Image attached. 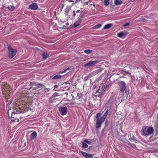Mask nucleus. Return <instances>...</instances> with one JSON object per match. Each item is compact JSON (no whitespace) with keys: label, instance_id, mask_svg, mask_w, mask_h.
Here are the masks:
<instances>
[{"label":"nucleus","instance_id":"nucleus-27","mask_svg":"<svg viewBox=\"0 0 158 158\" xmlns=\"http://www.w3.org/2000/svg\"><path fill=\"white\" fill-rule=\"evenodd\" d=\"M139 20L140 21L143 22H147L148 20L145 19L143 17H142L141 18L139 19Z\"/></svg>","mask_w":158,"mask_h":158},{"label":"nucleus","instance_id":"nucleus-2","mask_svg":"<svg viewBox=\"0 0 158 158\" xmlns=\"http://www.w3.org/2000/svg\"><path fill=\"white\" fill-rule=\"evenodd\" d=\"M153 132L154 129L153 127H148L145 126L142 127L140 131L141 135L146 136L153 135Z\"/></svg>","mask_w":158,"mask_h":158},{"label":"nucleus","instance_id":"nucleus-20","mask_svg":"<svg viewBox=\"0 0 158 158\" xmlns=\"http://www.w3.org/2000/svg\"><path fill=\"white\" fill-rule=\"evenodd\" d=\"M5 7L7 8H8V9L9 10H10L11 11L13 10L15 8L14 6H5Z\"/></svg>","mask_w":158,"mask_h":158},{"label":"nucleus","instance_id":"nucleus-34","mask_svg":"<svg viewBox=\"0 0 158 158\" xmlns=\"http://www.w3.org/2000/svg\"><path fill=\"white\" fill-rule=\"evenodd\" d=\"M65 72H66V70H65V69H64V70H63L60 71L58 73L61 74V73H65Z\"/></svg>","mask_w":158,"mask_h":158},{"label":"nucleus","instance_id":"nucleus-38","mask_svg":"<svg viewBox=\"0 0 158 158\" xmlns=\"http://www.w3.org/2000/svg\"><path fill=\"white\" fill-rule=\"evenodd\" d=\"M83 15L82 14V13H81L80 15V19H82V18L83 17Z\"/></svg>","mask_w":158,"mask_h":158},{"label":"nucleus","instance_id":"nucleus-8","mask_svg":"<svg viewBox=\"0 0 158 158\" xmlns=\"http://www.w3.org/2000/svg\"><path fill=\"white\" fill-rule=\"evenodd\" d=\"M59 110L60 114L62 115H65L67 112L68 109L66 107L60 106L59 108Z\"/></svg>","mask_w":158,"mask_h":158},{"label":"nucleus","instance_id":"nucleus-54","mask_svg":"<svg viewBox=\"0 0 158 158\" xmlns=\"http://www.w3.org/2000/svg\"><path fill=\"white\" fill-rule=\"evenodd\" d=\"M63 5H64V4H62V8H63V6H64Z\"/></svg>","mask_w":158,"mask_h":158},{"label":"nucleus","instance_id":"nucleus-51","mask_svg":"<svg viewBox=\"0 0 158 158\" xmlns=\"http://www.w3.org/2000/svg\"><path fill=\"white\" fill-rule=\"evenodd\" d=\"M124 77H119V78H124Z\"/></svg>","mask_w":158,"mask_h":158},{"label":"nucleus","instance_id":"nucleus-36","mask_svg":"<svg viewBox=\"0 0 158 158\" xmlns=\"http://www.w3.org/2000/svg\"><path fill=\"white\" fill-rule=\"evenodd\" d=\"M130 23H126L123 25V26H124V27L130 25Z\"/></svg>","mask_w":158,"mask_h":158},{"label":"nucleus","instance_id":"nucleus-59","mask_svg":"<svg viewBox=\"0 0 158 158\" xmlns=\"http://www.w3.org/2000/svg\"><path fill=\"white\" fill-rule=\"evenodd\" d=\"M121 131L123 132V131H122V130H121Z\"/></svg>","mask_w":158,"mask_h":158},{"label":"nucleus","instance_id":"nucleus-56","mask_svg":"<svg viewBox=\"0 0 158 158\" xmlns=\"http://www.w3.org/2000/svg\"><path fill=\"white\" fill-rule=\"evenodd\" d=\"M31 88H32L31 87H30V88H29V89H30Z\"/></svg>","mask_w":158,"mask_h":158},{"label":"nucleus","instance_id":"nucleus-57","mask_svg":"<svg viewBox=\"0 0 158 158\" xmlns=\"http://www.w3.org/2000/svg\"><path fill=\"white\" fill-rule=\"evenodd\" d=\"M1 12H0V15H1Z\"/></svg>","mask_w":158,"mask_h":158},{"label":"nucleus","instance_id":"nucleus-1","mask_svg":"<svg viewBox=\"0 0 158 158\" xmlns=\"http://www.w3.org/2000/svg\"><path fill=\"white\" fill-rule=\"evenodd\" d=\"M118 84L119 87L120 91L122 94V96L121 98L123 99H127L128 96V94L126 89V84L124 81H121L118 82Z\"/></svg>","mask_w":158,"mask_h":158},{"label":"nucleus","instance_id":"nucleus-29","mask_svg":"<svg viewBox=\"0 0 158 158\" xmlns=\"http://www.w3.org/2000/svg\"><path fill=\"white\" fill-rule=\"evenodd\" d=\"M82 147L83 148H87L88 147V145L84 142H83L82 143Z\"/></svg>","mask_w":158,"mask_h":158},{"label":"nucleus","instance_id":"nucleus-3","mask_svg":"<svg viewBox=\"0 0 158 158\" xmlns=\"http://www.w3.org/2000/svg\"><path fill=\"white\" fill-rule=\"evenodd\" d=\"M108 109H107L102 117L97 119L96 121V128H99L100 127L101 124L104 122L105 119L107 115L108 114Z\"/></svg>","mask_w":158,"mask_h":158},{"label":"nucleus","instance_id":"nucleus-60","mask_svg":"<svg viewBox=\"0 0 158 158\" xmlns=\"http://www.w3.org/2000/svg\"><path fill=\"white\" fill-rule=\"evenodd\" d=\"M77 95H78V93H77Z\"/></svg>","mask_w":158,"mask_h":158},{"label":"nucleus","instance_id":"nucleus-46","mask_svg":"<svg viewBox=\"0 0 158 158\" xmlns=\"http://www.w3.org/2000/svg\"><path fill=\"white\" fill-rule=\"evenodd\" d=\"M56 99H57L55 98H53V99L52 100H50L52 101V100H56Z\"/></svg>","mask_w":158,"mask_h":158},{"label":"nucleus","instance_id":"nucleus-23","mask_svg":"<svg viewBox=\"0 0 158 158\" xmlns=\"http://www.w3.org/2000/svg\"><path fill=\"white\" fill-rule=\"evenodd\" d=\"M35 85L39 88H40L43 87L44 88L45 87V86L44 85L40 83L36 84Z\"/></svg>","mask_w":158,"mask_h":158},{"label":"nucleus","instance_id":"nucleus-19","mask_svg":"<svg viewBox=\"0 0 158 158\" xmlns=\"http://www.w3.org/2000/svg\"><path fill=\"white\" fill-rule=\"evenodd\" d=\"M114 4L116 5H121L123 3V2L121 0H114Z\"/></svg>","mask_w":158,"mask_h":158},{"label":"nucleus","instance_id":"nucleus-39","mask_svg":"<svg viewBox=\"0 0 158 158\" xmlns=\"http://www.w3.org/2000/svg\"><path fill=\"white\" fill-rule=\"evenodd\" d=\"M75 13H76V12H75V11H73V16H75V15H76Z\"/></svg>","mask_w":158,"mask_h":158},{"label":"nucleus","instance_id":"nucleus-14","mask_svg":"<svg viewBox=\"0 0 158 158\" xmlns=\"http://www.w3.org/2000/svg\"><path fill=\"white\" fill-rule=\"evenodd\" d=\"M37 136V133L36 131H34L31 133V140L34 139Z\"/></svg>","mask_w":158,"mask_h":158},{"label":"nucleus","instance_id":"nucleus-33","mask_svg":"<svg viewBox=\"0 0 158 158\" xmlns=\"http://www.w3.org/2000/svg\"><path fill=\"white\" fill-rule=\"evenodd\" d=\"M36 84L34 83V82H31L30 84V86H34V85H35Z\"/></svg>","mask_w":158,"mask_h":158},{"label":"nucleus","instance_id":"nucleus-52","mask_svg":"<svg viewBox=\"0 0 158 158\" xmlns=\"http://www.w3.org/2000/svg\"><path fill=\"white\" fill-rule=\"evenodd\" d=\"M47 89L48 91H49V89L48 88L47 89Z\"/></svg>","mask_w":158,"mask_h":158},{"label":"nucleus","instance_id":"nucleus-6","mask_svg":"<svg viewBox=\"0 0 158 158\" xmlns=\"http://www.w3.org/2000/svg\"><path fill=\"white\" fill-rule=\"evenodd\" d=\"M99 62V60H98L90 61L88 63L85 64L84 65V66L86 68H89L94 66L95 64L98 63Z\"/></svg>","mask_w":158,"mask_h":158},{"label":"nucleus","instance_id":"nucleus-5","mask_svg":"<svg viewBox=\"0 0 158 158\" xmlns=\"http://www.w3.org/2000/svg\"><path fill=\"white\" fill-rule=\"evenodd\" d=\"M18 113L17 110L13 112L11 114V121L12 122L17 121L18 122L19 121V119L18 118Z\"/></svg>","mask_w":158,"mask_h":158},{"label":"nucleus","instance_id":"nucleus-4","mask_svg":"<svg viewBox=\"0 0 158 158\" xmlns=\"http://www.w3.org/2000/svg\"><path fill=\"white\" fill-rule=\"evenodd\" d=\"M8 49L9 57L11 59L15 55L17 52V51L16 50L12 48L10 45H8Z\"/></svg>","mask_w":158,"mask_h":158},{"label":"nucleus","instance_id":"nucleus-26","mask_svg":"<svg viewBox=\"0 0 158 158\" xmlns=\"http://www.w3.org/2000/svg\"><path fill=\"white\" fill-rule=\"evenodd\" d=\"M113 100L114 99L113 97H110L108 101V103H110V104H111L113 102Z\"/></svg>","mask_w":158,"mask_h":158},{"label":"nucleus","instance_id":"nucleus-37","mask_svg":"<svg viewBox=\"0 0 158 158\" xmlns=\"http://www.w3.org/2000/svg\"><path fill=\"white\" fill-rule=\"evenodd\" d=\"M109 122L107 121L106 120L105 122V125L106 126H107L109 124Z\"/></svg>","mask_w":158,"mask_h":158},{"label":"nucleus","instance_id":"nucleus-7","mask_svg":"<svg viewBox=\"0 0 158 158\" xmlns=\"http://www.w3.org/2000/svg\"><path fill=\"white\" fill-rule=\"evenodd\" d=\"M103 69L102 68H100L98 69V70H96L95 71H94L92 73H90L89 75L88 76L86 77L84 79L85 80H87L90 77H92L93 76H94L97 74L99 73V72H101L102 71Z\"/></svg>","mask_w":158,"mask_h":158},{"label":"nucleus","instance_id":"nucleus-41","mask_svg":"<svg viewBox=\"0 0 158 158\" xmlns=\"http://www.w3.org/2000/svg\"><path fill=\"white\" fill-rule=\"evenodd\" d=\"M54 87H55V88H58V86L57 85H55L54 86Z\"/></svg>","mask_w":158,"mask_h":158},{"label":"nucleus","instance_id":"nucleus-43","mask_svg":"<svg viewBox=\"0 0 158 158\" xmlns=\"http://www.w3.org/2000/svg\"><path fill=\"white\" fill-rule=\"evenodd\" d=\"M88 141L87 140V139H85L84 141V143H87V142Z\"/></svg>","mask_w":158,"mask_h":158},{"label":"nucleus","instance_id":"nucleus-42","mask_svg":"<svg viewBox=\"0 0 158 158\" xmlns=\"http://www.w3.org/2000/svg\"><path fill=\"white\" fill-rule=\"evenodd\" d=\"M96 85H94L93 86V89H95V88H96Z\"/></svg>","mask_w":158,"mask_h":158},{"label":"nucleus","instance_id":"nucleus-15","mask_svg":"<svg viewBox=\"0 0 158 158\" xmlns=\"http://www.w3.org/2000/svg\"><path fill=\"white\" fill-rule=\"evenodd\" d=\"M126 138L125 139H127L131 140L132 139V138L131 137V135L130 133H128L125 134Z\"/></svg>","mask_w":158,"mask_h":158},{"label":"nucleus","instance_id":"nucleus-45","mask_svg":"<svg viewBox=\"0 0 158 158\" xmlns=\"http://www.w3.org/2000/svg\"><path fill=\"white\" fill-rule=\"evenodd\" d=\"M104 85H105V86L106 87V88L108 87L109 86V85H106L105 84H104Z\"/></svg>","mask_w":158,"mask_h":158},{"label":"nucleus","instance_id":"nucleus-50","mask_svg":"<svg viewBox=\"0 0 158 158\" xmlns=\"http://www.w3.org/2000/svg\"><path fill=\"white\" fill-rule=\"evenodd\" d=\"M80 11V10H77V13H78V12H79Z\"/></svg>","mask_w":158,"mask_h":158},{"label":"nucleus","instance_id":"nucleus-49","mask_svg":"<svg viewBox=\"0 0 158 158\" xmlns=\"http://www.w3.org/2000/svg\"><path fill=\"white\" fill-rule=\"evenodd\" d=\"M92 146H89V149H90L92 148Z\"/></svg>","mask_w":158,"mask_h":158},{"label":"nucleus","instance_id":"nucleus-53","mask_svg":"<svg viewBox=\"0 0 158 158\" xmlns=\"http://www.w3.org/2000/svg\"><path fill=\"white\" fill-rule=\"evenodd\" d=\"M66 25H69V23H66Z\"/></svg>","mask_w":158,"mask_h":158},{"label":"nucleus","instance_id":"nucleus-44","mask_svg":"<svg viewBox=\"0 0 158 158\" xmlns=\"http://www.w3.org/2000/svg\"><path fill=\"white\" fill-rule=\"evenodd\" d=\"M125 73H126L127 74H130L127 71H123Z\"/></svg>","mask_w":158,"mask_h":158},{"label":"nucleus","instance_id":"nucleus-48","mask_svg":"<svg viewBox=\"0 0 158 158\" xmlns=\"http://www.w3.org/2000/svg\"><path fill=\"white\" fill-rule=\"evenodd\" d=\"M102 75H101V76L99 77V79L100 80H101V78L102 77Z\"/></svg>","mask_w":158,"mask_h":158},{"label":"nucleus","instance_id":"nucleus-21","mask_svg":"<svg viewBox=\"0 0 158 158\" xmlns=\"http://www.w3.org/2000/svg\"><path fill=\"white\" fill-rule=\"evenodd\" d=\"M93 52V50L90 49H86L84 51V52L87 54H89Z\"/></svg>","mask_w":158,"mask_h":158},{"label":"nucleus","instance_id":"nucleus-32","mask_svg":"<svg viewBox=\"0 0 158 158\" xmlns=\"http://www.w3.org/2000/svg\"><path fill=\"white\" fill-rule=\"evenodd\" d=\"M71 70H73V68H72V67H68L66 69H65L66 72H67L68 71H70Z\"/></svg>","mask_w":158,"mask_h":158},{"label":"nucleus","instance_id":"nucleus-35","mask_svg":"<svg viewBox=\"0 0 158 158\" xmlns=\"http://www.w3.org/2000/svg\"><path fill=\"white\" fill-rule=\"evenodd\" d=\"M98 94H97L96 95V96H98V97H99V98H101V96L102 95H103V94H102L101 93H98Z\"/></svg>","mask_w":158,"mask_h":158},{"label":"nucleus","instance_id":"nucleus-13","mask_svg":"<svg viewBox=\"0 0 158 158\" xmlns=\"http://www.w3.org/2000/svg\"><path fill=\"white\" fill-rule=\"evenodd\" d=\"M82 20V19H79L74 24V28H75L80 25Z\"/></svg>","mask_w":158,"mask_h":158},{"label":"nucleus","instance_id":"nucleus-40","mask_svg":"<svg viewBox=\"0 0 158 158\" xmlns=\"http://www.w3.org/2000/svg\"><path fill=\"white\" fill-rule=\"evenodd\" d=\"M87 143L89 145H90L91 143V142L88 141Z\"/></svg>","mask_w":158,"mask_h":158},{"label":"nucleus","instance_id":"nucleus-24","mask_svg":"<svg viewBox=\"0 0 158 158\" xmlns=\"http://www.w3.org/2000/svg\"><path fill=\"white\" fill-rule=\"evenodd\" d=\"M104 5L106 6H108L109 3V0H104Z\"/></svg>","mask_w":158,"mask_h":158},{"label":"nucleus","instance_id":"nucleus-16","mask_svg":"<svg viewBox=\"0 0 158 158\" xmlns=\"http://www.w3.org/2000/svg\"><path fill=\"white\" fill-rule=\"evenodd\" d=\"M63 76H61L60 75H56L54 76V77H53V76H52L51 77V78H52V80H53L54 79H59L62 77H63Z\"/></svg>","mask_w":158,"mask_h":158},{"label":"nucleus","instance_id":"nucleus-17","mask_svg":"<svg viewBox=\"0 0 158 158\" xmlns=\"http://www.w3.org/2000/svg\"><path fill=\"white\" fill-rule=\"evenodd\" d=\"M49 54L45 52H44L42 54V57L43 59H46L49 57Z\"/></svg>","mask_w":158,"mask_h":158},{"label":"nucleus","instance_id":"nucleus-55","mask_svg":"<svg viewBox=\"0 0 158 158\" xmlns=\"http://www.w3.org/2000/svg\"><path fill=\"white\" fill-rule=\"evenodd\" d=\"M12 102V101H11L10 102V104Z\"/></svg>","mask_w":158,"mask_h":158},{"label":"nucleus","instance_id":"nucleus-58","mask_svg":"<svg viewBox=\"0 0 158 158\" xmlns=\"http://www.w3.org/2000/svg\"><path fill=\"white\" fill-rule=\"evenodd\" d=\"M116 81H118V79H116Z\"/></svg>","mask_w":158,"mask_h":158},{"label":"nucleus","instance_id":"nucleus-30","mask_svg":"<svg viewBox=\"0 0 158 158\" xmlns=\"http://www.w3.org/2000/svg\"><path fill=\"white\" fill-rule=\"evenodd\" d=\"M132 139L131 140L133 139V140L135 141V142L136 143H137L138 142H139V141L136 140V138L134 136H133V135L132 136Z\"/></svg>","mask_w":158,"mask_h":158},{"label":"nucleus","instance_id":"nucleus-31","mask_svg":"<svg viewBox=\"0 0 158 158\" xmlns=\"http://www.w3.org/2000/svg\"><path fill=\"white\" fill-rule=\"evenodd\" d=\"M102 114L101 113H98L96 115V118H97V119L100 118H99V117Z\"/></svg>","mask_w":158,"mask_h":158},{"label":"nucleus","instance_id":"nucleus-47","mask_svg":"<svg viewBox=\"0 0 158 158\" xmlns=\"http://www.w3.org/2000/svg\"><path fill=\"white\" fill-rule=\"evenodd\" d=\"M36 88H33V89H32L33 90H35V89H36Z\"/></svg>","mask_w":158,"mask_h":158},{"label":"nucleus","instance_id":"nucleus-12","mask_svg":"<svg viewBox=\"0 0 158 158\" xmlns=\"http://www.w3.org/2000/svg\"><path fill=\"white\" fill-rule=\"evenodd\" d=\"M81 152L82 155L86 158H92L93 157V155L92 154L82 151H81Z\"/></svg>","mask_w":158,"mask_h":158},{"label":"nucleus","instance_id":"nucleus-28","mask_svg":"<svg viewBox=\"0 0 158 158\" xmlns=\"http://www.w3.org/2000/svg\"><path fill=\"white\" fill-rule=\"evenodd\" d=\"M70 8V6H67L65 10V12L68 14L69 13Z\"/></svg>","mask_w":158,"mask_h":158},{"label":"nucleus","instance_id":"nucleus-9","mask_svg":"<svg viewBox=\"0 0 158 158\" xmlns=\"http://www.w3.org/2000/svg\"><path fill=\"white\" fill-rule=\"evenodd\" d=\"M106 88V87L105 86V85H102L101 86H99V89L96 91V93H101L103 94L104 92L105 91Z\"/></svg>","mask_w":158,"mask_h":158},{"label":"nucleus","instance_id":"nucleus-10","mask_svg":"<svg viewBox=\"0 0 158 158\" xmlns=\"http://www.w3.org/2000/svg\"><path fill=\"white\" fill-rule=\"evenodd\" d=\"M128 33L127 31H123L119 33L117 36L121 38H124L126 37Z\"/></svg>","mask_w":158,"mask_h":158},{"label":"nucleus","instance_id":"nucleus-18","mask_svg":"<svg viewBox=\"0 0 158 158\" xmlns=\"http://www.w3.org/2000/svg\"><path fill=\"white\" fill-rule=\"evenodd\" d=\"M113 26V24L110 23V24H108L104 26V27L103 28V29H108L110 28L112 26Z\"/></svg>","mask_w":158,"mask_h":158},{"label":"nucleus","instance_id":"nucleus-11","mask_svg":"<svg viewBox=\"0 0 158 158\" xmlns=\"http://www.w3.org/2000/svg\"><path fill=\"white\" fill-rule=\"evenodd\" d=\"M29 7L31 10H35L37 9L38 6L36 3H34L30 5L29 6Z\"/></svg>","mask_w":158,"mask_h":158},{"label":"nucleus","instance_id":"nucleus-25","mask_svg":"<svg viewBox=\"0 0 158 158\" xmlns=\"http://www.w3.org/2000/svg\"><path fill=\"white\" fill-rule=\"evenodd\" d=\"M102 26L101 24H98L93 27V29H98L100 27Z\"/></svg>","mask_w":158,"mask_h":158},{"label":"nucleus","instance_id":"nucleus-22","mask_svg":"<svg viewBox=\"0 0 158 158\" xmlns=\"http://www.w3.org/2000/svg\"><path fill=\"white\" fill-rule=\"evenodd\" d=\"M59 96V94L57 93H55L53 94L52 96L50 98V100H52L53 98H55L56 96Z\"/></svg>","mask_w":158,"mask_h":158}]
</instances>
